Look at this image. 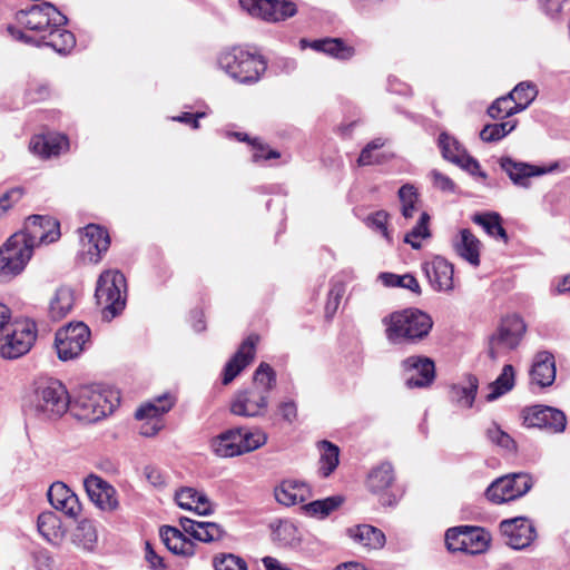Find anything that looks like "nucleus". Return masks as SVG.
<instances>
[{
	"instance_id": "nucleus-49",
	"label": "nucleus",
	"mask_w": 570,
	"mask_h": 570,
	"mask_svg": "<svg viewBox=\"0 0 570 570\" xmlns=\"http://www.w3.org/2000/svg\"><path fill=\"white\" fill-rule=\"evenodd\" d=\"M399 198L401 202V213L405 219L412 218L417 212V190L413 185L405 184L399 189Z\"/></svg>"
},
{
	"instance_id": "nucleus-38",
	"label": "nucleus",
	"mask_w": 570,
	"mask_h": 570,
	"mask_svg": "<svg viewBox=\"0 0 570 570\" xmlns=\"http://www.w3.org/2000/svg\"><path fill=\"white\" fill-rule=\"evenodd\" d=\"M75 304L73 291L67 286L59 287L49 304V316L52 321L66 317Z\"/></svg>"
},
{
	"instance_id": "nucleus-3",
	"label": "nucleus",
	"mask_w": 570,
	"mask_h": 570,
	"mask_svg": "<svg viewBox=\"0 0 570 570\" xmlns=\"http://www.w3.org/2000/svg\"><path fill=\"white\" fill-rule=\"evenodd\" d=\"M179 524L184 532L170 525H164L160 529V538L164 544L169 551L178 556L190 557L195 553V543L186 538L185 533L202 542L217 541L225 534L223 528L215 522L195 521L181 517Z\"/></svg>"
},
{
	"instance_id": "nucleus-6",
	"label": "nucleus",
	"mask_w": 570,
	"mask_h": 570,
	"mask_svg": "<svg viewBox=\"0 0 570 570\" xmlns=\"http://www.w3.org/2000/svg\"><path fill=\"white\" fill-rule=\"evenodd\" d=\"M219 67L240 83H253L259 80L266 70V61L239 47L223 52L218 59Z\"/></svg>"
},
{
	"instance_id": "nucleus-30",
	"label": "nucleus",
	"mask_w": 570,
	"mask_h": 570,
	"mask_svg": "<svg viewBox=\"0 0 570 570\" xmlns=\"http://www.w3.org/2000/svg\"><path fill=\"white\" fill-rule=\"evenodd\" d=\"M69 146L68 138L63 135H39L30 140L31 153L42 158H50L60 155Z\"/></svg>"
},
{
	"instance_id": "nucleus-11",
	"label": "nucleus",
	"mask_w": 570,
	"mask_h": 570,
	"mask_svg": "<svg viewBox=\"0 0 570 570\" xmlns=\"http://www.w3.org/2000/svg\"><path fill=\"white\" fill-rule=\"evenodd\" d=\"M533 485L528 473H511L498 478L485 490V497L495 504L517 500L527 494Z\"/></svg>"
},
{
	"instance_id": "nucleus-2",
	"label": "nucleus",
	"mask_w": 570,
	"mask_h": 570,
	"mask_svg": "<svg viewBox=\"0 0 570 570\" xmlns=\"http://www.w3.org/2000/svg\"><path fill=\"white\" fill-rule=\"evenodd\" d=\"M70 406L66 386L58 380L48 379L36 383L24 397L22 409L29 416L41 421L61 417Z\"/></svg>"
},
{
	"instance_id": "nucleus-37",
	"label": "nucleus",
	"mask_w": 570,
	"mask_h": 570,
	"mask_svg": "<svg viewBox=\"0 0 570 570\" xmlns=\"http://www.w3.org/2000/svg\"><path fill=\"white\" fill-rule=\"evenodd\" d=\"M348 535L363 547L371 549L382 548L385 543L384 533L370 524H360L347 530Z\"/></svg>"
},
{
	"instance_id": "nucleus-24",
	"label": "nucleus",
	"mask_w": 570,
	"mask_h": 570,
	"mask_svg": "<svg viewBox=\"0 0 570 570\" xmlns=\"http://www.w3.org/2000/svg\"><path fill=\"white\" fill-rule=\"evenodd\" d=\"M258 336L254 334L243 341L224 367L223 384H229L254 360Z\"/></svg>"
},
{
	"instance_id": "nucleus-59",
	"label": "nucleus",
	"mask_w": 570,
	"mask_h": 570,
	"mask_svg": "<svg viewBox=\"0 0 570 570\" xmlns=\"http://www.w3.org/2000/svg\"><path fill=\"white\" fill-rule=\"evenodd\" d=\"M277 414L288 424L296 422L298 416L297 404L293 400L279 402L277 405Z\"/></svg>"
},
{
	"instance_id": "nucleus-36",
	"label": "nucleus",
	"mask_w": 570,
	"mask_h": 570,
	"mask_svg": "<svg viewBox=\"0 0 570 570\" xmlns=\"http://www.w3.org/2000/svg\"><path fill=\"white\" fill-rule=\"evenodd\" d=\"M38 531L51 544H59L63 537L65 530L61 525V520L55 512H42L38 517Z\"/></svg>"
},
{
	"instance_id": "nucleus-41",
	"label": "nucleus",
	"mask_w": 570,
	"mask_h": 570,
	"mask_svg": "<svg viewBox=\"0 0 570 570\" xmlns=\"http://www.w3.org/2000/svg\"><path fill=\"white\" fill-rule=\"evenodd\" d=\"M321 456L318 472L322 476L331 475L340 463V449L330 441H321L318 443Z\"/></svg>"
},
{
	"instance_id": "nucleus-63",
	"label": "nucleus",
	"mask_w": 570,
	"mask_h": 570,
	"mask_svg": "<svg viewBox=\"0 0 570 570\" xmlns=\"http://www.w3.org/2000/svg\"><path fill=\"white\" fill-rule=\"evenodd\" d=\"M145 558L154 570H164L166 568L163 562V558L155 552L149 542H146Z\"/></svg>"
},
{
	"instance_id": "nucleus-56",
	"label": "nucleus",
	"mask_w": 570,
	"mask_h": 570,
	"mask_svg": "<svg viewBox=\"0 0 570 570\" xmlns=\"http://www.w3.org/2000/svg\"><path fill=\"white\" fill-rule=\"evenodd\" d=\"M385 145L383 138H375L370 141L361 151L357 163L360 166H368L377 164L380 161L379 156L374 155V151L382 148Z\"/></svg>"
},
{
	"instance_id": "nucleus-27",
	"label": "nucleus",
	"mask_w": 570,
	"mask_h": 570,
	"mask_svg": "<svg viewBox=\"0 0 570 570\" xmlns=\"http://www.w3.org/2000/svg\"><path fill=\"white\" fill-rule=\"evenodd\" d=\"M50 504L68 517H77L81 510L78 497L62 482L53 483L48 490Z\"/></svg>"
},
{
	"instance_id": "nucleus-22",
	"label": "nucleus",
	"mask_w": 570,
	"mask_h": 570,
	"mask_svg": "<svg viewBox=\"0 0 570 570\" xmlns=\"http://www.w3.org/2000/svg\"><path fill=\"white\" fill-rule=\"evenodd\" d=\"M439 147L442 156L446 160L458 165L471 175H478L483 178L487 177V175L480 169L478 160L468 155L455 138L442 132L439 136Z\"/></svg>"
},
{
	"instance_id": "nucleus-64",
	"label": "nucleus",
	"mask_w": 570,
	"mask_h": 570,
	"mask_svg": "<svg viewBox=\"0 0 570 570\" xmlns=\"http://www.w3.org/2000/svg\"><path fill=\"white\" fill-rule=\"evenodd\" d=\"M144 474L148 482L154 487H161L165 484V478L163 473L155 466H146L144 470Z\"/></svg>"
},
{
	"instance_id": "nucleus-32",
	"label": "nucleus",
	"mask_w": 570,
	"mask_h": 570,
	"mask_svg": "<svg viewBox=\"0 0 570 570\" xmlns=\"http://www.w3.org/2000/svg\"><path fill=\"white\" fill-rule=\"evenodd\" d=\"M175 500L185 510L194 511L199 515H208L213 512L212 503L206 494L194 488H181L176 491Z\"/></svg>"
},
{
	"instance_id": "nucleus-13",
	"label": "nucleus",
	"mask_w": 570,
	"mask_h": 570,
	"mask_svg": "<svg viewBox=\"0 0 570 570\" xmlns=\"http://www.w3.org/2000/svg\"><path fill=\"white\" fill-rule=\"evenodd\" d=\"M37 337L36 325L32 322H20L0 336V356L3 358H18L24 355L33 345Z\"/></svg>"
},
{
	"instance_id": "nucleus-8",
	"label": "nucleus",
	"mask_w": 570,
	"mask_h": 570,
	"mask_svg": "<svg viewBox=\"0 0 570 570\" xmlns=\"http://www.w3.org/2000/svg\"><path fill=\"white\" fill-rule=\"evenodd\" d=\"M126 287V278L117 269L105 271L98 278L95 296L98 304L111 317H115L125 307Z\"/></svg>"
},
{
	"instance_id": "nucleus-61",
	"label": "nucleus",
	"mask_w": 570,
	"mask_h": 570,
	"mask_svg": "<svg viewBox=\"0 0 570 570\" xmlns=\"http://www.w3.org/2000/svg\"><path fill=\"white\" fill-rule=\"evenodd\" d=\"M430 175L435 188L446 193H454L455 184L450 177L436 169L432 170Z\"/></svg>"
},
{
	"instance_id": "nucleus-10",
	"label": "nucleus",
	"mask_w": 570,
	"mask_h": 570,
	"mask_svg": "<svg viewBox=\"0 0 570 570\" xmlns=\"http://www.w3.org/2000/svg\"><path fill=\"white\" fill-rule=\"evenodd\" d=\"M22 234H13L0 248V282H6L20 274L32 256Z\"/></svg>"
},
{
	"instance_id": "nucleus-18",
	"label": "nucleus",
	"mask_w": 570,
	"mask_h": 570,
	"mask_svg": "<svg viewBox=\"0 0 570 570\" xmlns=\"http://www.w3.org/2000/svg\"><path fill=\"white\" fill-rule=\"evenodd\" d=\"M18 234L27 238V245H30L33 250V247L39 244H49L59 238V222L49 216L32 215L28 217L24 230Z\"/></svg>"
},
{
	"instance_id": "nucleus-43",
	"label": "nucleus",
	"mask_w": 570,
	"mask_h": 570,
	"mask_svg": "<svg viewBox=\"0 0 570 570\" xmlns=\"http://www.w3.org/2000/svg\"><path fill=\"white\" fill-rule=\"evenodd\" d=\"M98 540L97 530L90 520H81L72 533V542L83 550L92 551Z\"/></svg>"
},
{
	"instance_id": "nucleus-39",
	"label": "nucleus",
	"mask_w": 570,
	"mask_h": 570,
	"mask_svg": "<svg viewBox=\"0 0 570 570\" xmlns=\"http://www.w3.org/2000/svg\"><path fill=\"white\" fill-rule=\"evenodd\" d=\"M515 384V371L511 364H505L495 381L489 384L487 401L492 402L510 392Z\"/></svg>"
},
{
	"instance_id": "nucleus-31",
	"label": "nucleus",
	"mask_w": 570,
	"mask_h": 570,
	"mask_svg": "<svg viewBox=\"0 0 570 570\" xmlns=\"http://www.w3.org/2000/svg\"><path fill=\"white\" fill-rule=\"evenodd\" d=\"M530 376L532 382L539 386H550L556 380L554 356L547 351L539 352L534 356Z\"/></svg>"
},
{
	"instance_id": "nucleus-33",
	"label": "nucleus",
	"mask_w": 570,
	"mask_h": 570,
	"mask_svg": "<svg viewBox=\"0 0 570 570\" xmlns=\"http://www.w3.org/2000/svg\"><path fill=\"white\" fill-rule=\"evenodd\" d=\"M302 47H311L315 51L324 52L336 59L347 60L354 56V49L347 46L340 38H325L307 42L305 39L301 40Z\"/></svg>"
},
{
	"instance_id": "nucleus-4",
	"label": "nucleus",
	"mask_w": 570,
	"mask_h": 570,
	"mask_svg": "<svg viewBox=\"0 0 570 570\" xmlns=\"http://www.w3.org/2000/svg\"><path fill=\"white\" fill-rule=\"evenodd\" d=\"M385 336L392 344H416L432 330L429 314L417 308H405L383 318Z\"/></svg>"
},
{
	"instance_id": "nucleus-16",
	"label": "nucleus",
	"mask_w": 570,
	"mask_h": 570,
	"mask_svg": "<svg viewBox=\"0 0 570 570\" xmlns=\"http://www.w3.org/2000/svg\"><path fill=\"white\" fill-rule=\"evenodd\" d=\"M239 4L250 16L269 22L286 20L297 12L291 0H239Z\"/></svg>"
},
{
	"instance_id": "nucleus-42",
	"label": "nucleus",
	"mask_w": 570,
	"mask_h": 570,
	"mask_svg": "<svg viewBox=\"0 0 570 570\" xmlns=\"http://www.w3.org/2000/svg\"><path fill=\"white\" fill-rule=\"evenodd\" d=\"M463 541L466 543L465 553L478 554L487 550L489 535L484 529L473 525H463Z\"/></svg>"
},
{
	"instance_id": "nucleus-44",
	"label": "nucleus",
	"mask_w": 570,
	"mask_h": 570,
	"mask_svg": "<svg viewBox=\"0 0 570 570\" xmlns=\"http://www.w3.org/2000/svg\"><path fill=\"white\" fill-rule=\"evenodd\" d=\"M472 220L482 226L488 235L508 243V235L502 227L501 217L498 213L475 214Z\"/></svg>"
},
{
	"instance_id": "nucleus-34",
	"label": "nucleus",
	"mask_w": 570,
	"mask_h": 570,
	"mask_svg": "<svg viewBox=\"0 0 570 570\" xmlns=\"http://www.w3.org/2000/svg\"><path fill=\"white\" fill-rule=\"evenodd\" d=\"M395 481V473L390 462L374 466L366 479L367 489L374 494H383Z\"/></svg>"
},
{
	"instance_id": "nucleus-21",
	"label": "nucleus",
	"mask_w": 570,
	"mask_h": 570,
	"mask_svg": "<svg viewBox=\"0 0 570 570\" xmlns=\"http://www.w3.org/2000/svg\"><path fill=\"white\" fill-rule=\"evenodd\" d=\"M83 487L90 501L100 510L112 512L118 509L117 491L102 478L90 474L83 480Z\"/></svg>"
},
{
	"instance_id": "nucleus-15",
	"label": "nucleus",
	"mask_w": 570,
	"mask_h": 570,
	"mask_svg": "<svg viewBox=\"0 0 570 570\" xmlns=\"http://www.w3.org/2000/svg\"><path fill=\"white\" fill-rule=\"evenodd\" d=\"M7 30L17 40L37 47H50L58 53H67L76 45L73 33L66 30L63 26L50 28L41 38H31L24 31L14 26H8Z\"/></svg>"
},
{
	"instance_id": "nucleus-14",
	"label": "nucleus",
	"mask_w": 570,
	"mask_h": 570,
	"mask_svg": "<svg viewBox=\"0 0 570 570\" xmlns=\"http://www.w3.org/2000/svg\"><path fill=\"white\" fill-rule=\"evenodd\" d=\"M90 337L89 327L82 323H70L56 333L55 345L58 357L69 361L78 357Z\"/></svg>"
},
{
	"instance_id": "nucleus-52",
	"label": "nucleus",
	"mask_w": 570,
	"mask_h": 570,
	"mask_svg": "<svg viewBox=\"0 0 570 570\" xmlns=\"http://www.w3.org/2000/svg\"><path fill=\"white\" fill-rule=\"evenodd\" d=\"M380 278L385 286L407 288L415 294L421 293L417 279L411 274L396 275L393 273H382Z\"/></svg>"
},
{
	"instance_id": "nucleus-48",
	"label": "nucleus",
	"mask_w": 570,
	"mask_h": 570,
	"mask_svg": "<svg viewBox=\"0 0 570 570\" xmlns=\"http://www.w3.org/2000/svg\"><path fill=\"white\" fill-rule=\"evenodd\" d=\"M240 432V449L242 454L255 451L266 444L268 440V435L259 428L254 430H245L242 428H237Z\"/></svg>"
},
{
	"instance_id": "nucleus-20",
	"label": "nucleus",
	"mask_w": 570,
	"mask_h": 570,
	"mask_svg": "<svg viewBox=\"0 0 570 570\" xmlns=\"http://www.w3.org/2000/svg\"><path fill=\"white\" fill-rule=\"evenodd\" d=\"M500 531L505 538V543L515 550L529 547L537 535L532 522L524 517L501 521Z\"/></svg>"
},
{
	"instance_id": "nucleus-53",
	"label": "nucleus",
	"mask_w": 570,
	"mask_h": 570,
	"mask_svg": "<svg viewBox=\"0 0 570 570\" xmlns=\"http://www.w3.org/2000/svg\"><path fill=\"white\" fill-rule=\"evenodd\" d=\"M520 111L509 94L495 99L488 108V115L493 119L510 117Z\"/></svg>"
},
{
	"instance_id": "nucleus-47",
	"label": "nucleus",
	"mask_w": 570,
	"mask_h": 570,
	"mask_svg": "<svg viewBox=\"0 0 570 570\" xmlns=\"http://www.w3.org/2000/svg\"><path fill=\"white\" fill-rule=\"evenodd\" d=\"M509 95L518 105L519 110L523 111L538 96V88L531 81H522L518 83Z\"/></svg>"
},
{
	"instance_id": "nucleus-5",
	"label": "nucleus",
	"mask_w": 570,
	"mask_h": 570,
	"mask_svg": "<svg viewBox=\"0 0 570 570\" xmlns=\"http://www.w3.org/2000/svg\"><path fill=\"white\" fill-rule=\"evenodd\" d=\"M119 392L99 386H81L70 401L73 415L85 422L95 423L111 414L119 405Z\"/></svg>"
},
{
	"instance_id": "nucleus-17",
	"label": "nucleus",
	"mask_w": 570,
	"mask_h": 570,
	"mask_svg": "<svg viewBox=\"0 0 570 570\" xmlns=\"http://www.w3.org/2000/svg\"><path fill=\"white\" fill-rule=\"evenodd\" d=\"M523 424L528 428H539L552 433H561L566 430V414L551 406L533 405L522 411Z\"/></svg>"
},
{
	"instance_id": "nucleus-54",
	"label": "nucleus",
	"mask_w": 570,
	"mask_h": 570,
	"mask_svg": "<svg viewBox=\"0 0 570 570\" xmlns=\"http://www.w3.org/2000/svg\"><path fill=\"white\" fill-rule=\"evenodd\" d=\"M215 570H248L246 561L233 553L222 554L214 559Z\"/></svg>"
},
{
	"instance_id": "nucleus-28",
	"label": "nucleus",
	"mask_w": 570,
	"mask_h": 570,
	"mask_svg": "<svg viewBox=\"0 0 570 570\" xmlns=\"http://www.w3.org/2000/svg\"><path fill=\"white\" fill-rule=\"evenodd\" d=\"M309 488L302 481L284 480L274 490L278 503L291 507L306 501L309 498Z\"/></svg>"
},
{
	"instance_id": "nucleus-55",
	"label": "nucleus",
	"mask_w": 570,
	"mask_h": 570,
	"mask_svg": "<svg viewBox=\"0 0 570 570\" xmlns=\"http://www.w3.org/2000/svg\"><path fill=\"white\" fill-rule=\"evenodd\" d=\"M389 213L385 210H377L374 214L370 215L366 218V224L368 227L376 229L382 234V236L389 242L392 243L393 238L390 230L386 227L389 220Z\"/></svg>"
},
{
	"instance_id": "nucleus-51",
	"label": "nucleus",
	"mask_w": 570,
	"mask_h": 570,
	"mask_svg": "<svg viewBox=\"0 0 570 570\" xmlns=\"http://www.w3.org/2000/svg\"><path fill=\"white\" fill-rule=\"evenodd\" d=\"M517 126L515 120L502 121L499 124H490L480 131V138L485 142H494L504 138Z\"/></svg>"
},
{
	"instance_id": "nucleus-60",
	"label": "nucleus",
	"mask_w": 570,
	"mask_h": 570,
	"mask_svg": "<svg viewBox=\"0 0 570 570\" xmlns=\"http://www.w3.org/2000/svg\"><path fill=\"white\" fill-rule=\"evenodd\" d=\"M295 532L296 528L292 522L283 521L275 528L274 537L282 543L287 544L294 538Z\"/></svg>"
},
{
	"instance_id": "nucleus-25",
	"label": "nucleus",
	"mask_w": 570,
	"mask_h": 570,
	"mask_svg": "<svg viewBox=\"0 0 570 570\" xmlns=\"http://www.w3.org/2000/svg\"><path fill=\"white\" fill-rule=\"evenodd\" d=\"M423 271L432 287L439 292H450L454 287L453 265L442 256H435L423 264Z\"/></svg>"
},
{
	"instance_id": "nucleus-45",
	"label": "nucleus",
	"mask_w": 570,
	"mask_h": 570,
	"mask_svg": "<svg viewBox=\"0 0 570 570\" xmlns=\"http://www.w3.org/2000/svg\"><path fill=\"white\" fill-rule=\"evenodd\" d=\"M342 503L343 498L341 495H333L323 500H315L309 502L305 504L303 509L308 515L323 519L336 510Z\"/></svg>"
},
{
	"instance_id": "nucleus-50",
	"label": "nucleus",
	"mask_w": 570,
	"mask_h": 570,
	"mask_svg": "<svg viewBox=\"0 0 570 570\" xmlns=\"http://www.w3.org/2000/svg\"><path fill=\"white\" fill-rule=\"evenodd\" d=\"M487 439L494 445L505 450L509 453L517 452V443L508 434L503 431L497 423H491V425L485 431Z\"/></svg>"
},
{
	"instance_id": "nucleus-19",
	"label": "nucleus",
	"mask_w": 570,
	"mask_h": 570,
	"mask_svg": "<svg viewBox=\"0 0 570 570\" xmlns=\"http://www.w3.org/2000/svg\"><path fill=\"white\" fill-rule=\"evenodd\" d=\"M406 373L405 385L409 389L430 386L435 379L434 362L426 356L413 355L402 361Z\"/></svg>"
},
{
	"instance_id": "nucleus-58",
	"label": "nucleus",
	"mask_w": 570,
	"mask_h": 570,
	"mask_svg": "<svg viewBox=\"0 0 570 570\" xmlns=\"http://www.w3.org/2000/svg\"><path fill=\"white\" fill-rule=\"evenodd\" d=\"M344 293L345 287L342 283L336 282L332 284V287L328 292L327 302L325 305V312L327 316H333L335 314Z\"/></svg>"
},
{
	"instance_id": "nucleus-23",
	"label": "nucleus",
	"mask_w": 570,
	"mask_h": 570,
	"mask_svg": "<svg viewBox=\"0 0 570 570\" xmlns=\"http://www.w3.org/2000/svg\"><path fill=\"white\" fill-rule=\"evenodd\" d=\"M80 239L88 261L95 264L101 259L102 253H106L110 246L108 232L95 224H89L81 230Z\"/></svg>"
},
{
	"instance_id": "nucleus-26",
	"label": "nucleus",
	"mask_w": 570,
	"mask_h": 570,
	"mask_svg": "<svg viewBox=\"0 0 570 570\" xmlns=\"http://www.w3.org/2000/svg\"><path fill=\"white\" fill-rule=\"evenodd\" d=\"M501 169L509 176L512 183L520 187H529L532 177L541 176L548 170L543 167L533 166L523 161H517L511 157H501L499 160Z\"/></svg>"
},
{
	"instance_id": "nucleus-35",
	"label": "nucleus",
	"mask_w": 570,
	"mask_h": 570,
	"mask_svg": "<svg viewBox=\"0 0 570 570\" xmlns=\"http://www.w3.org/2000/svg\"><path fill=\"white\" fill-rule=\"evenodd\" d=\"M240 432L237 429L228 430L212 441V449L220 458L242 455Z\"/></svg>"
},
{
	"instance_id": "nucleus-40",
	"label": "nucleus",
	"mask_w": 570,
	"mask_h": 570,
	"mask_svg": "<svg viewBox=\"0 0 570 570\" xmlns=\"http://www.w3.org/2000/svg\"><path fill=\"white\" fill-rule=\"evenodd\" d=\"M478 386V379L474 375H469L466 377L465 385L456 384L451 387L450 393L452 401L455 402L461 407H472L476 396Z\"/></svg>"
},
{
	"instance_id": "nucleus-29",
	"label": "nucleus",
	"mask_w": 570,
	"mask_h": 570,
	"mask_svg": "<svg viewBox=\"0 0 570 570\" xmlns=\"http://www.w3.org/2000/svg\"><path fill=\"white\" fill-rule=\"evenodd\" d=\"M454 252L472 266L480 265V240L471 233L470 229H461L452 239Z\"/></svg>"
},
{
	"instance_id": "nucleus-9",
	"label": "nucleus",
	"mask_w": 570,
	"mask_h": 570,
	"mask_svg": "<svg viewBox=\"0 0 570 570\" xmlns=\"http://www.w3.org/2000/svg\"><path fill=\"white\" fill-rule=\"evenodd\" d=\"M525 324L518 315L502 318L497 331L489 337V357L493 361L517 348L525 333Z\"/></svg>"
},
{
	"instance_id": "nucleus-1",
	"label": "nucleus",
	"mask_w": 570,
	"mask_h": 570,
	"mask_svg": "<svg viewBox=\"0 0 570 570\" xmlns=\"http://www.w3.org/2000/svg\"><path fill=\"white\" fill-rule=\"evenodd\" d=\"M276 386V373L267 363H261L253 375L250 386L238 390L229 404L230 413L242 417H263L268 409L272 391Z\"/></svg>"
},
{
	"instance_id": "nucleus-57",
	"label": "nucleus",
	"mask_w": 570,
	"mask_h": 570,
	"mask_svg": "<svg viewBox=\"0 0 570 570\" xmlns=\"http://www.w3.org/2000/svg\"><path fill=\"white\" fill-rule=\"evenodd\" d=\"M463 525L450 528L445 532V543L450 551L456 552H465L466 543H464L463 539Z\"/></svg>"
},
{
	"instance_id": "nucleus-7",
	"label": "nucleus",
	"mask_w": 570,
	"mask_h": 570,
	"mask_svg": "<svg viewBox=\"0 0 570 570\" xmlns=\"http://www.w3.org/2000/svg\"><path fill=\"white\" fill-rule=\"evenodd\" d=\"M16 20L20 27L35 35L31 38H41L52 27H62L67 18L52 3L42 2L32 4L16 13ZM30 37V35H28Z\"/></svg>"
},
{
	"instance_id": "nucleus-62",
	"label": "nucleus",
	"mask_w": 570,
	"mask_h": 570,
	"mask_svg": "<svg viewBox=\"0 0 570 570\" xmlns=\"http://www.w3.org/2000/svg\"><path fill=\"white\" fill-rule=\"evenodd\" d=\"M22 197V189L12 188L0 198V216H2L11 206Z\"/></svg>"
},
{
	"instance_id": "nucleus-12",
	"label": "nucleus",
	"mask_w": 570,
	"mask_h": 570,
	"mask_svg": "<svg viewBox=\"0 0 570 570\" xmlns=\"http://www.w3.org/2000/svg\"><path fill=\"white\" fill-rule=\"evenodd\" d=\"M176 403V397L170 393H164L141 404L136 413L137 420L144 421L140 425V434L147 438L155 436L163 428V415L169 412Z\"/></svg>"
},
{
	"instance_id": "nucleus-46",
	"label": "nucleus",
	"mask_w": 570,
	"mask_h": 570,
	"mask_svg": "<svg viewBox=\"0 0 570 570\" xmlns=\"http://www.w3.org/2000/svg\"><path fill=\"white\" fill-rule=\"evenodd\" d=\"M429 222L430 215L425 212L421 213L416 225L405 234L404 243L411 245L413 249H420L422 247V239L431 237Z\"/></svg>"
}]
</instances>
